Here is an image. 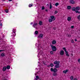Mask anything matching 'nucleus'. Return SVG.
I'll use <instances>...</instances> for the list:
<instances>
[{
    "label": "nucleus",
    "instance_id": "nucleus-1",
    "mask_svg": "<svg viewBox=\"0 0 80 80\" xmlns=\"http://www.w3.org/2000/svg\"><path fill=\"white\" fill-rule=\"evenodd\" d=\"M35 45L38 48V54L37 55V57H40L41 55H42L43 54V52L42 51V48L41 47L40 44V43H36Z\"/></svg>",
    "mask_w": 80,
    "mask_h": 80
},
{
    "label": "nucleus",
    "instance_id": "nucleus-2",
    "mask_svg": "<svg viewBox=\"0 0 80 80\" xmlns=\"http://www.w3.org/2000/svg\"><path fill=\"white\" fill-rule=\"evenodd\" d=\"M11 36L12 37H15V36H16V29L14 28L12 30Z\"/></svg>",
    "mask_w": 80,
    "mask_h": 80
},
{
    "label": "nucleus",
    "instance_id": "nucleus-3",
    "mask_svg": "<svg viewBox=\"0 0 80 80\" xmlns=\"http://www.w3.org/2000/svg\"><path fill=\"white\" fill-rule=\"evenodd\" d=\"M80 8L79 7H77L76 8L73 7L72 8V10L73 11H76L80 10Z\"/></svg>",
    "mask_w": 80,
    "mask_h": 80
},
{
    "label": "nucleus",
    "instance_id": "nucleus-4",
    "mask_svg": "<svg viewBox=\"0 0 80 80\" xmlns=\"http://www.w3.org/2000/svg\"><path fill=\"white\" fill-rule=\"evenodd\" d=\"M62 49L64 50V52H65L66 56L68 57H70V55L68 54V52L67 51L66 48H63Z\"/></svg>",
    "mask_w": 80,
    "mask_h": 80
},
{
    "label": "nucleus",
    "instance_id": "nucleus-5",
    "mask_svg": "<svg viewBox=\"0 0 80 80\" xmlns=\"http://www.w3.org/2000/svg\"><path fill=\"white\" fill-rule=\"evenodd\" d=\"M51 46L52 48V51L53 52H56V51L57 50V48H56V47L53 46L52 45H51Z\"/></svg>",
    "mask_w": 80,
    "mask_h": 80
},
{
    "label": "nucleus",
    "instance_id": "nucleus-6",
    "mask_svg": "<svg viewBox=\"0 0 80 80\" xmlns=\"http://www.w3.org/2000/svg\"><path fill=\"white\" fill-rule=\"evenodd\" d=\"M43 34L40 33V34L38 37V39H42L43 38Z\"/></svg>",
    "mask_w": 80,
    "mask_h": 80
},
{
    "label": "nucleus",
    "instance_id": "nucleus-7",
    "mask_svg": "<svg viewBox=\"0 0 80 80\" xmlns=\"http://www.w3.org/2000/svg\"><path fill=\"white\" fill-rule=\"evenodd\" d=\"M50 70L51 72H57V69L55 68H54V69L53 68H51Z\"/></svg>",
    "mask_w": 80,
    "mask_h": 80
},
{
    "label": "nucleus",
    "instance_id": "nucleus-8",
    "mask_svg": "<svg viewBox=\"0 0 80 80\" xmlns=\"http://www.w3.org/2000/svg\"><path fill=\"white\" fill-rule=\"evenodd\" d=\"M65 53V52L63 50H61L60 51V54L61 55H63Z\"/></svg>",
    "mask_w": 80,
    "mask_h": 80
},
{
    "label": "nucleus",
    "instance_id": "nucleus-9",
    "mask_svg": "<svg viewBox=\"0 0 80 80\" xmlns=\"http://www.w3.org/2000/svg\"><path fill=\"white\" fill-rule=\"evenodd\" d=\"M33 27H34L35 28H36L37 29V23H34L32 26Z\"/></svg>",
    "mask_w": 80,
    "mask_h": 80
},
{
    "label": "nucleus",
    "instance_id": "nucleus-10",
    "mask_svg": "<svg viewBox=\"0 0 80 80\" xmlns=\"http://www.w3.org/2000/svg\"><path fill=\"white\" fill-rule=\"evenodd\" d=\"M70 3L71 4H75V2L73 0H71L69 1Z\"/></svg>",
    "mask_w": 80,
    "mask_h": 80
},
{
    "label": "nucleus",
    "instance_id": "nucleus-11",
    "mask_svg": "<svg viewBox=\"0 0 80 80\" xmlns=\"http://www.w3.org/2000/svg\"><path fill=\"white\" fill-rule=\"evenodd\" d=\"M50 18L53 21H54L55 20V17H54V16H50Z\"/></svg>",
    "mask_w": 80,
    "mask_h": 80
},
{
    "label": "nucleus",
    "instance_id": "nucleus-12",
    "mask_svg": "<svg viewBox=\"0 0 80 80\" xmlns=\"http://www.w3.org/2000/svg\"><path fill=\"white\" fill-rule=\"evenodd\" d=\"M60 64V61H55L54 62V64H55L56 65H58Z\"/></svg>",
    "mask_w": 80,
    "mask_h": 80
},
{
    "label": "nucleus",
    "instance_id": "nucleus-13",
    "mask_svg": "<svg viewBox=\"0 0 80 80\" xmlns=\"http://www.w3.org/2000/svg\"><path fill=\"white\" fill-rule=\"evenodd\" d=\"M67 20L68 21V22H70V21H71V20H72V17H68Z\"/></svg>",
    "mask_w": 80,
    "mask_h": 80
},
{
    "label": "nucleus",
    "instance_id": "nucleus-14",
    "mask_svg": "<svg viewBox=\"0 0 80 80\" xmlns=\"http://www.w3.org/2000/svg\"><path fill=\"white\" fill-rule=\"evenodd\" d=\"M55 67L56 68H59V67H60V65L59 64H56V65H55Z\"/></svg>",
    "mask_w": 80,
    "mask_h": 80
},
{
    "label": "nucleus",
    "instance_id": "nucleus-15",
    "mask_svg": "<svg viewBox=\"0 0 80 80\" xmlns=\"http://www.w3.org/2000/svg\"><path fill=\"white\" fill-rule=\"evenodd\" d=\"M71 8H72V7L70 6H68L67 7V9L68 10H70V9H71Z\"/></svg>",
    "mask_w": 80,
    "mask_h": 80
},
{
    "label": "nucleus",
    "instance_id": "nucleus-16",
    "mask_svg": "<svg viewBox=\"0 0 80 80\" xmlns=\"http://www.w3.org/2000/svg\"><path fill=\"white\" fill-rule=\"evenodd\" d=\"M68 70H64L63 71V73H67V72H68Z\"/></svg>",
    "mask_w": 80,
    "mask_h": 80
},
{
    "label": "nucleus",
    "instance_id": "nucleus-17",
    "mask_svg": "<svg viewBox=\"0 0 80 80\" xmlns=\"http://www.w3.org/2000/svg\"><path fill=\"white\" fill-rule=\"evenodd\" d=\"M56 43V41L55 40L52 41V44H53V45L55 44Z\"/></svg>",
    "mask_w": 80,
    "mask_h": 80
},
{
    "label": "nucleus",
    "instance_id": "nucleus-18",
    "mask_svg": "<svg viewBox=\"0 0 80 80\" xmlns=\"http://www.w3.org/2000/svg\"><path fill=\"white\" fill-rule=\"evenodd\" d=\"M38 31H35L34 32V34L35 35H38Z\"/></svg>",
    "mask_w": 80,
    "mask_h": 80
},
{
    "label": "nucleus",
    "instance_id": "nucleus-19",
    "mask_svg": "<svg viewBox=\"0 0 80 80\" xmlns=\"http://www.w3.org/2000/svg\"><path fill=\"white\" fill-rule=\"evenodd\" d=\"M77 18L78 20H80V15H79L77 17Z\"/></svg>",
    "mask_w": 80,
    "mask_h": 80
},
{
    "label": "nucleus",
    "instance_id": "nucleus-20",
    "mask_svg": "<svg viewBox=\"0 0 80 80\" xmlns=\"http://www.w3.org/2000/svg\"><path fill=\"white\" fill-rule=\"evenodd\" d=\"M6 69H7V68H6V67H4L3 68V71H5V70H6Z\"/></svg>",
    "mask_w": 80,
    "mask_h": 80
},
{
    "label": "nucleus",
    "instance_id": "nucleus-21",
    "mask_svg": "<svg viewBox=\"0 0 80 80\" xmlns=\"http://www.w3.org/2000/svg\"><path fill=\"white\" fill-rule=\"evenodd\" d=\"M6 68L7 69H8V70H9V69L10 68V66H8Z\"/></svg>",
    "mask_w": 80,
    "mask_h": 80
},
{
    "label": "nucleus",
    "instance_id": "nucleus-22",
    "mask_svg": "<svg viewBox=\"0 0 80 80\" xmlns=\"http://www.w3.org/2000/svg\"><path fill=\"white\" fill-rule=\"evenodd\" d=\"M58 5H59V3H58V2H57L55 4V6L57 7Z\"/></svg>",
    "mask_w": 80,
    "mask_h": 80
},
{
    "label": "nucleus",
    "instance_id": "nucleus-23",
    "mask_svg": "<svg viewBox=\"0 0 80 80\" xmlns=\"http://www.w3.org/2000/svg\"><path fill=\"white\" fill-rule=\"evenodd\" d=\"M70 80H72L73 79V76H71L70 77Z\"/></svg>",
    "mask_w": 80,
    "mask_h": 80
},
{
    "label": "nucleus",
    "instance_id": "nucleus-24",
    "mask_svg": "<svg viewBox=\"0 0 80 80\" xmlns=\"http://www.w3.org/2000/svg\"><path fill=\"white\" fill-rule=\"evenodd\" d=\"M39 24L40 25H42V22L40 21L39 22Z\"/></svg>",
    "mask_w": 80,
    "mask_h": 80
},
{
    "label": "nucleus",
    "instance_id": "nucleus-25",
    "mask_svg": "<svg viewBox=\"0 0 80 80\" xmlns=\"http://www.w3.org/2000/svg\"><path fill=\"white\" fill-rule=\"evenodd\" d=\"M50 66L51 67H52L53 66V64L52 63H51L50 65Z\"/></svg>",
    "mask_w": 80,
    "mask_h": 80
},
{
    "label": "nucleus",
    "instance_id": "nucleus-26",
    "mask_svg": "<svg viewBox=\"0 0 80 80\" xmlns=\"http://www.w3.org/2000/svg\"><path fill=\"white\" fill-rule=\"evenodd\" d=\"M75 12L76 13H80V12L79 11H75Z\"/></svg>",
    "mask_w": 80,
    "mask_h": 80
},
{
    "label": "nucleus",
    "instance_id": "nucleus-27",
    "mask_svg": "<svg viewBox=\"0 0 80 80\" xmlns=\"http://www.w3.org/2000/svg\"><path fill=\"white\" fill-rule=\"evenodd\" d=\"M38 78H39V77H38V76H36V78H35V80H38Z\"/></svg>",
    "mask_w": 80,
    "mask_h": 80
},
{
    "label": "nucleus",
    "instance_id": "nucleus-28",
    "mask_svg": "<svg viewBox=\"0 0 80 80\" xmlns=\"http://www.w3.org/2000/svg\"><path fill=\"white\" fill-rule=\"evenodd\" d=\"M50 9H52V4L51 3H50Z\"/></svg>",
    "mask_w": 80,
    "mask_h": 80
},
{
    "label": "nucleus",
    "instance_id": "nucleus-29",
    "mask_svg": "<svg viewBox=\"0 0 80 80\" xmlns=\"http://www.w3.org/2000/svg\"><path fill=\"white\" fill-rule=\"evenodd\" d=\"M1 57H4L5 56V54L3 53H2L1 54Z\"/></svg>",
    "mask_w": 80,
    "mask_h": 80
},
{
    "label": "nucleus",
    "instance_id": "nucleus-30",
    "mask_svg": "<svg viewBox=\"0 0 80 80\" xmlns=\"http://www.w3.org/2000/svg\"><path fill=\"white\" fill-rule=\"evenodd\" d=\"M32 5H33V4H29V7H32Z\"/></svg>",
    "mask_w": 80,
    "mask_h": 80
},
{
    "label": "nucleus",
    "instance_id": "nucleus-31",
    "mask_svg": "<svg viewBox=\"0 0 80 80\" xmlns=\"http://www.w3.org/2000/svg\"><path fill=\"white\" fill-rule=\"evenodd\" d=\"M52 21H53V20H52L51 19H49V22H52Z\"/></svg>",
    "mask_w": 80,
    "mask_h": 80
},
{
    "label": "nucleus",
    "instance_id": "nucleus-32",
    "mask_svg": "<svg viewBox=\"0 0 80 80\" xmlns=\"http://www.w3.org/2000/svg\"><path fill=\"white\" fill-rule=\"evenodd\" d=\"M53 76H57V73H54L53 74Z\"/></svg>",
    "mask_w": 80,
    "mask_h": 80
},
{
    "label": "nucleus",
    "instance_id": "nucleus-33",
    "mask_svg": "<svg viewBox=\"0 0 80 80\" xmlns=\"http://www.w3.org/2000/svg\"><path fill=\"white\" fill-rule=\"evenodd\" d=\"M58 13V11H55L54 12V13L55 14H57V13Z\"/></svg>",
    "mask_w": 80,
    "mask_h": 80
},
{
    "label": "nucleus",
    "instance_id": "nucleus-34",
    "mask_svg": "<svg viewBox=\"0 0 80 80\" xmlns=\"http://www.w3.org/2000/svg\"><path fill=\"white\" fill-rule=\"evenodd\" d=\"M51 54H53V51H51L50 52Z\"/></svg>",
    "mask_w": 80,
    "mask_h": 80
},
{
    "label": "nucleus",
    "instance_id": "nucleus-35",
    "mask_svg": "<svg viewBox=\"0 0 80 80\" xmlns=\"http://www.w3.org/2000/svg\"><path fill=\"white\" fill-rule=\"evenodd\" d=\"M44 9H45V7L43 6H42V10H44Z\"/></svg>",
    "mask_w": 80,
    "mask_h": 80
},
{
    "label": "nucleus",
    "instance_id": "nucleus-36",
    "mask_svg": "<svg viewBox=\"0 0 80 80\" xmlns=\"http://www.w3.org/2000/svg\"><path fill=\"white\" fill-rule=\"evenodd\" d=\"M71 42L72 43H73L74 42V41H73V40H72L71 41Z\"/></svg>",
    "mask_w": 80,
    "mask_h": 80
},
{
    "label": "nucleus",
    "instance_id": "nucleus-37",
    "mask_svg": "<svg viewBox=\"0 0 80 80\" xmlns=\"http://www.w3.org/2000/svg\"><path fill=\"white\" fill-rule=\"evenodd\" d=\"M78 63H80V58L78 59Z\"/></svg>",
    "mask_w": 80,
    "mask_h": 80
},
{
    "label": "nucleus",
    "instance_id": "nucleus-38",
    "mask_svg": "<svg viewBox=\"0 0 80 80\" xmlns=\"http://www.w3.org/2000/svg\"><path fill=\"white\" fill-rule=\"evenodd\" d=\"M45 61H43L42 62V64H44V65H45Z\"/></svg>",
    "mask_w": 80,
    "mask_h": 80
},
{
    "label": "nucleus",
    "instance_id": "nucleus-39",
    "mask_svg": "<svg viewBox=\"0 0 80 80\" xmlns=\"http://www.w3.org/2000/svg\"><path fill=\"white\" fill-rule=\"evenodd\" d=\"M71 28H74V26H72Z\"/></svg>",
    "mask_w": 80,
    "mask_h": 80
},
{
    "label": "nucleus",
    "instance_id": "nucleus-40",
    "mask_svg": "<svg viewBox=\"0 0 80 80\" xmlns=\"http://www.w3.org/2000/svg\"><path fill=\"white\" fill-rule=\"evenodd\" d=\"M6 13H8V10H6Z\"/></svg>",
    "mask_w": 80,
    "mask_h": 80
},
{
    "label": "nucleus",
    "instance_id": "nucleus-41",
    "mask_svg": "<svg viewBox=\"0 0 80 80\" xmlns=\"http://www.w3.org/2000/svg\"><path fill=\"white\" fill-rule=\"evenodd\" d=\"M2 23H1L0 24V26H2Z\"/></svg>",
    "mask_w": 80,
    "mask_h": 80
},
{
    "label": "nucleus",
    "instance_id": "nucleus-42",
    "mask_svg": "<svg viewBox=\"0 0 80 80\" xmlns=\"http://www.w3.org/2000/svg\"><path fill=\"white\" fill-rule=\"evenodd\" d=\"M33 22H31V23H30V24L31 25H32V24H33Z\"/></svg>",
    "mask_w": 80,
    "mask_h": 80
},
{
    "label": "nucleus",
    "instance_id": "nucleus-43",
    "mask_svg": "<svg viewBox=\"0 0 80 80\" xmlns=\"http://www.w3.org/2000/svg\"><path fill=\"white\" fill-rule=\"evenodd\" d=\"M74 80H77V79L76 78H75L74 79Z\"/></svg>",
    "mask_w": 80,
    "mask_h": 80
},
{
    "label": "nucleus",
    "instance_id": "nucleus-44",
    "mask_svg": "<svg viewBox=\"0 0 80 80\" xmlns=\"http://www.w3.org/2000/svg\"><path fill=\"white\" fill-rule=\"evenodd\" d=\"M71 57H72L73 56V54H71Z\"/></svg>",
    "mask_w": 80,
    "mask_h": 80
},
{
    "label": "nucleus",
    "instance_id": "nucleus-45",
    "mask_svg": "<svg viewBox=\"0 0 80 80\" xmlns=\"http://www.w3.org/2000/svg\"><path fill=\"white\" fill-rule=\"evenodd\" d=\"M75 42H77V39H75Z\"/></svg>",
    "mask_w": 80,
    "mask_h": 80
},
{
    "label": "nucleus",
    "instance_id": "nucleus-46",
    "mask_svg": "<svg viewBox=\"0 0 80 80\" xmlns=\"http://www.w3.org/2000/svg\"><path fill=\"white\" fill-rule=\"evenodd\" d=\"M9 1H12V0H8Z\"/></svg>",
    "mask_w": 80,
    "mask_h": 80
},
{
    "label": "nucleus",
    "instance_id": "nucleus-47",
    "mask_svg": "<svg viewBox=\"0 0 80 80\" xmlns=\"http://www.w3.org/2000/svg\"><path fill=\"white\" fill-rule=\"evenodd\" d=\"M2 50H0V52H2Z\"/></svg>",
    "mask_w": 80,
    "mask_h": 80
},
{
    "label": "nucleus",
    "instance_id": "nucleus-48",
    "mask_svg": "<svg viewBox=\"0 0 80 80\" xmlns=\"http://www.w3.org/2000/svg\"><path fill=\"white\" fill-rule=\"evenodd\" d=\"M36 70H37V68H36Z\"/></svg>",
    "mask_w": 80,
    "mask_h": 80
},
{
    "label": "nucleus",
    "instance_id": "nucleus-49",
    "mask_svg": "<svg viewBox=\"0 0 80 80\" xmlns=\"http://www.w3.org/2000/svg\"><path fill=\"white\" fill-rule=\"evenodd\" d=\"M3 0V1H5V0Z\"/></svg>",
    "mask_w": 80,
    "mask_h": 80
},
{
    "label": "nucleus",
    "instance_id": "nucleus-50",
    "mask_svg": "<svg viewBox=\"0 0 80 80\" xmlns=\"http://www.w3.org/2000/svg\"><path fill=\"white\" fill-rule=\"evenodd\" d=\"M46 11H47V10H46Z\"/></svg>",
    "mask_w": 80,
    "mask_h": 80
},
{
    "label": "nucleus",
    "instance_id": "nucleus-51",
    "mask_svg": "<svg viewBox=\"0 0 80 80\" xmlns=\"http://www.w3.org/2000/svg\"><path fill=\"white\" fill-rule=\"evenodd\" d=\"M35 75H36V74H35Z\"/></svg>",
    "mask_w": 80,
    "mask_h": 80
}]
</instances>
